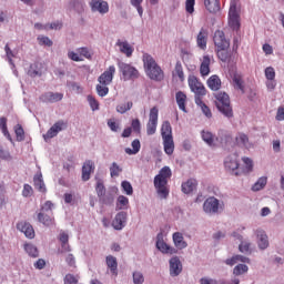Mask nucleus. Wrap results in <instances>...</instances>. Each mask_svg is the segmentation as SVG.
Masks as SVG:
<instances>
[{"mask_svg": "<svg viewBox=\"0 0 284 284\" xmlns=\"http://www.w3.org/2000/svg\"><path fill=\"white\" fill-rule=\"evenodd\" d=\"M266 80H275L276 79V71L273 67H267L264 71Z\"/></svg>", "mask_w": 284, "mask_h": 284, "instance_id": "nucleus-56", "label": "nucleus"}, {"mask_svg": "<svg viewBox=\"0 0 284 284\" xmlns=\"http://www.w3.org/2000/svg\"><path fill=\"white\" fill-rule=\"evenodd\" d=\"M111 176H119L121 174V168L116 163H113L110 168Z\"/></svg>", "mask_w": 284, "mask_h": 284, "instance_id": "nucleus-64", "label": "nucleus"}, {"mask_svg": "<svg viewBox=\"0 0 284 284\" xmlns=\"http://www.w3.org/2000/svg\"><path fill=\"white\" fill-rule=\"evenodd\" d=\"M119 69L122 72L125 80L139 79V70H136V68L132 67L131 64L120 62Z\"/></svg>", "mask_w": 284, "mask_h": 284, "instance_id": "nucleus-11", "label": "nucleus"}, {"mask_svg": "<svg viewBox=\"0 0 284 284\" xmlns=\"http://www.w3.org/2000/svg\"><path fill=\"white\" fill-rule=\"evenodd\" d=\"M116 45L120 48V52L130 58L134 53V47L131 45L128 41L118 40Z\"/></svg>", "mask_w": 284, "mask_h": 284, "instance_id": "nucleus-24", "label": "nucleus"}, {"mask_svg": "<svg viewBox=\"0 0 284 284\" xmlns=\"http://www.w3.org/2000/svg\"><path fill=\"white\" fill-rule=\"evenodd\" d=\"M265 185H267V180L260 179V180H257V182L254 183V185L252 186V190H253V192H260V190H263V187H265Z\"/></svg>", "mask_w": 284, "mask_h": 284, "instance_id": "nucleus-52", "label": "nucleus"}, {"mask_svg": "<svg viewBox=\"0 0 284 284\" xmlns=\"http://www.w3.org/2000/svg\"><path fill=\"white\" fill-rule=\"evenodd\" d=\"M255 235L257 239V246L260 250H267V247H270V240L267 237V234L265 233V231L257 229L255 231Z\"/></svg>", "mask_w": 284, "mask_h": 284, "instance_id": "nucleus-19", "label": "nucleus"}, {"mask_svg": "<svg viewBox=\"0 0 284 284\" xmlns=\"http://www.w3.org/2000/svg\"><path fill=\"white\" fill-rule=\"evenodd\" d=\"M131 146L132 149L126 148L124 150L126 154L132 155V154H139V152H141V141H139V139L133 140L131 143Z\"/></svg>", "mask_w": 284, "mask_h": 284, "instance_id": "nucleus-40", "label": "nucleus"}, {"mask_svg": "<svg viewBox=\"0 0 284 284\" xmlns=\"http://www.w3.org/2000/svg\"><path fill=\"white\" fill-rule=\"evenodd\" d=\"M250 247H252V243L247 240H242L239 245V250L242 254H250Z\"/></svg>", "mask_w": 284, "mask_h": 284, "instance_id": "nucleus-51", "label": "nucleus"}, {"mask_svg": "<svg viewBox=\"0 0 284 284\" xmlns=\"http://www.w3.org/2000/svg\"><path fill=\"white\" fill-rule=\"evenodd\" d=\"M42 64L39 62H34L33 64L30 65L28 70V75L29 77H41L42 71H41Z\"/></svg>", "mask_w": 284, "mask_h": 284, "instance_id": "nucleus-39", "label": "nucleus"}, {"mask_svg": "<svg viewBox=\"0 0 284 284\" xmlns=\"http://www.w3.org/2000/svg\"><path fill=\"white\" fill-rule=\"evenodd\" d=\"M236 263H250V258L243 255H234L225 260V264L230 265L231 267L236 265Z\"/></svg>", "mask_w": 284, "mask_h": 284, "instance_id": "nucleus-35", "label": "nucleus"}, {"mask_svg": "<svg viewBox=\"0 0 284 284\" xmlns=\"http://www.w3.org/2000/svg\"><path fill=\"white\" fill-rule=\"evenodd\" d=\"M223 210L221 201L214 196L207 197L203 203V212L209 216H214Z\"/></svg>", "mask_w": 284, "mask_h": 284, "instance_id": "nucleus-5", "label": "nucleus"}, {"mask_svg": "<svg viewBox=\"0 0 284 284\" xmlns=\"http://www.w3.org/2000/svg\"><path fill=\"white\" fill-rule=\"evenodd\" d=\"M215 141L220 143V145H227V143L232 141V135L225 130H220Z\"/></svg>", "mask_w": 284, "mask_h": 284, "instance_id": "nucleus-28", "label": "nucleus"}, {"mask_svg": "<svg viewBox=\"0 0 284 284\" xmlns=\"http://www.w3.org/2000/svg\"><path fill=\"white\" fill-rule=\"evenodd\" d=\"M214 103L219 112L226 116L227 119H232L234 116V111L232 110V103L230 101V95L226 92L220 91L213 94Z\"/></svg>", "mask_w": 284, "mask_h": 284, "instance_id": "nucleus-3", "label": "nucleus"}, {"mask_svg": "<svg viewBox=\"0 0 284 284\" xmlns=\"http://www.w3.org/2000/svg\"><path fill=\"white\" fill-rule=\"evenodd\" d=\"M202 139L211 148L219 145V142H216L214 134H212V132H210V131H202Z\"/></svg>", "mask_w": 284, "mask_h": 284, "instance_id": "nucleus-36", "label": "nucleus"}, {"mask_svg": "<svg viewBox=\"0 0 284 284\" xmlns=\"http://www.w3.org/2000/svg\"><path fill=\"white\" fill-rule=\"evenodd\" d=\"M187 82L191 92H194L196 97H205V94H207L205 85H203L201 80L195 75H189Z\"/></svg>", "mask_w": 284, "mask_h": 284, "instance_id": "nucleus-7", "label": "nucleus"}, {"mask_svg": "<svg viewBox=\"0 0 284 284\" xmlns=\"http://www.w3.org/2000/svg\"><path fill=\"white\" fill-rule=\"evenodd\" d=\"M156 125H159V109L156 106H153L150 110L149 122L146 124L148 136H152V134H156Z\"/></svg>", "mask_w": 284, "mask_h": 284, "instance_id": "nucleus-8", "label": "nucleus"}, {"mask_svg": "<svg viewBox=\"0 0 284 284\" xmlns=\"http://www.w3.org/2000/svg\"><path fill=\"white\" fill-rule=\"evenodd\" d=\"M196 0H186L185 1V10L189 14H194V6Z\"/></svg>", "mask_w": 284, "mask_h": 284, "instance_id": "nucleus-60", "label": "nucleus"}, {"mask_svg": "<svg viewBox=\"0 0 284 284\" xmlns=\"http://www.w3.org/2000/svg\"><path fill=\"white\" fill-rule=\"evenodd\" d=\"M247 270H250L247 267V265L245 264H237L234 268H233V274L234 276H241L243 274H246Z\"/></svg>", "mask_w": 284, "mask_h": 284, "instance_id": "nucleus-50", "label": "nucleus"}, {"mask_svg": "<svg viewBox=\"0 0 284 284\" xmlns=\"http://www.w3.org/2000/svg\"><path fill=\"white\" fill-rule=\"evenodd\" d=\"M128 223V213L126 212H119L113 222H112V227L114 230H123L125 227V224Z\"/></svg>", "mask_w": 284, "mask_h": 284, "instance_id": "nucleus-18", "label": "nucleus"}, {"mask_svg": "<svg viewBox=\"0 0 284 284\" xmlns=\"http://www.w3.org/2000/svg\"><path fill=\"white\" fill-rule=\"evenodd\" d=\"M34 187L36 190H38L39 192L45 193L47 189H45V182H43L42 179H34Z\"/></svg>", "mask_w": 284, "mask_h": 284, "instance_id": "nucleus-54", "label": "nucleus"}, {"mask_svg": "<svg viewBox=\"0 0 284 284\" xmlns=\"http://www.w3.org/2000/svg\"><path fill=\"white\" fill-rule=\"evenodd\" d=\"M169 272L170 276H179L181 272H183V263H181V258L179 256H173L169 261Z\"/></svg>", "mask_w": 284, "mask_h": 284, "instance_id": "nucleus-13", "label": "nucleus"}, {"mask_svg": "<svg viewBox=\"0 0 284 284\" xmlns=\"http://www.w3.org/2000/svg\"><path fill=\"white\" fill-rule=\"evenodd\" d=\"M54 210V203L52 201H47L45 204L41 205L40 214H52Z\"/></svg>", "mask_w": 284, "mask_h": 284, "instance_id": "nucleus-45", "label": "nucleus"}, {"mask_svg": "<svg viewBox=\"0 0 284 284\" xmlns=\"http://www.w3.org/2000/svg\"><path fill=\"white\" fill-rule=\"evenodd\" d=\"M213 41H214V45L216 49L230 48V40H227V38H225V32H223L221 30H216L214 32Z\"/></svg>", "mask_w": 284, "mask_h": 284, "instance_id": "nucleus-17", "label": "nucleus"}, {"mask_svg": "<svg viewBox=\"0 0 284 284\" xmlns=\"http://www.w3.org/2000/svg\"><path fill=\"white\" fill-rule=\"evenodd\" d=\"M95 192L102 203H112V201H114V194L108 193L105 191V185L101 182L97 183Z\"/></svg>", "mask_w": 284, "mask_h": 284, "instance_id": "nucleus-15", "label": "nucleus"}, {"mask_svg": "<svg viewBox=\"0 0 284 284\" xmlns=\"http://www.w3.org/2000/svg\"><path fill=\"white\" fill-rule=\"evenodd\" d=\"M121 185H122L123 192H125L128 196H132V194L134 193V190L132 189V184H130V182L128 181H123Z\"/></svg>", "mask_w": 284, "mask_h": 284, "instance_id": "nucleus-58", "label": "nucleus"}, {"mask_svg": "<svg viewBox=\"0 0 284 284\" xmlns=\"http://www.w3.org/2000/svg\"><path fill=\"white\" fill-rule=\"evenodd\" d=\"M95 90L99 97H108V93L110 92V89L108 88V85H103V84H98Z\"/></svg>", "mask_w": 284, "mask_h": 284, "instance_id": "nucleus-55", "label": "nucleus"}, {"mask_svg": "<svg viewBox=\"0 0 284 284\" xmlns=\"http://www.w3.org/2000/svg\"><path fill=\"white\" fill-rule=\"evenodd\" d=\"M245 82L243 81V75L239 73L233 74V85L236 90H241V92H245Z\"/></svg>", "mask_w": 284, "mask_h": 284, "instance_id": "nucleus-38", "label": "nucleus"}, {"mask_svg": "<svg viewBox=\"0 0 284 284\" xmlns=\"http://www.w3.org/2000/svg\"><path fill=\"white\" fill-rule=\"evenodd\" d=\"M154 187L158 194V197L161 201H165L170 196V185L168 184L166 179H154Z\"/></svg>", "mask_w": 284, "mask_h": 284, "instance_id": "nucleus-6", "label": "nucleus"}, {"mask_svg": "<svg viewBox=\"0 0 284 284\" xmlns=\"http://www.w3.org/2000/svg\"><path fill=\"white\" fill-rule=\"evenodd\" d=\"M77 52L80 54V57H84V59H92V53L90 52V49L82 47L77 49Z\"/></svg>", "mask_w": 284, "mask_h": 284, "instance_id": "nucleus-57", "label": "nucleus"}, {"mask_svg": "<svg viewBox=\"0 0 284 284\" xmlns=\"http://www.w3.org/2000/svg\"><path fill=\"white\" fill-rule=\"evenodd\" d=\"M64 261H65L67 265H69V267H77V257H74V254L68 253L64 256Z\"/></svg>", "mask_w": 284, "mask_h": 284, "instance_id": "nucleus-53", "label": "nucleus"}, {"mask_svg": "<svg viewBox=\"0 0 284 284\" xmlns=\"http://www.w3.org/2000/svg\"><path fill=\"white\" fill-rule=\"evenodd\" d=\"M90 8L92 12H99L100 14H108L110 12V4L105 0H91Z\"/></svg>", "mask_w": 284, "mask_h": 284, "instance_id": "nucleus-14", "label": "nucleus"}, {"mask_svg": "<svg viewBox=\"0 0 284 284\" xmlns=\"http://www.w3.org/2000/svg\"><path fill=\"white\" fill-rule=\"evenodd\" d=\"M175 101L179 105V109L182 110V112H187V110L185 109V103L187 102V95L183 93V91L176 92Z\"/></svg>", "mask_w": 284, "mask_h": 284, "instance_id": "nucleus-32", "label": "nucleus"}, {"mask_svg": "<svg viewBox=\"0 0 284 284\" xmlns=\"http://www.w3.org/2000/svg\"><path fill=\"white\" fill-rule=\"evenodd\" d=\"M87 99H88L90 108H91V110H93V112L99 110V101H97L95 97L88 95Z\"/></svg>", "mask_w": 284, "mask_h": 284, "instance_id": "nucleus-59", "label": "nucleus"}, {"mask_svg": "<svg viewBox=\"0 0 284 284\" xmlns=\"http://www.w3.org/2000/svg\"><path fill=\"white\" fill-rule=\"evenodd\" d=\"M128 205H130V200L125 195H120L116 202L118 210H128Z\"/></svg>", "mask_w": 284, "mask_h": 284, "instance_id": "nucleus-43", "label": "nucleus"}, {"mask_svg": "<svg viewBox=\"0 0 284 284\" xmlns=\"http://www.w3.org/2000/svg\"><path fill=\"white\" fill-rule=\"evenodd\" d=\"M237 145H243L244 148H250V138L245 133H240L236 136Z\"/></svg>", "mask_w": 284, "mask_h": 284, "instance_id": "nucleus-44", "label": "nucleus"}, {"mask_svg": "<svg viewBox=\"0 0 284 284\" xmlns=\"http://www.w3.org/2000/svg\"><path fill=\"white\" fill-rule=\"evenodd\" d=\"M68 58L71 60V61H75L77 63L83 61V58H81V54H79V52H74V51H69L68 52Z\"/></svg>", "mask_w": 284, "mask_h": 284, "instance_id": "nucleus-61", "label": "nucleus"}, {"mask_svg": "<svg viewBox=\"0 0 284 284\" xmlns=\"http://www.w3.org/2000/svg\"><path fill=\"white\" fill-rule=\"evenodd\" d=\"M133 284H143L145 283V276L141 271H134L132 273Z\"/></svg>", "mask_w": 284, "mask_h": 284, "instance_id": "nucleus-47", "label": "nucleus"}, {"mask_svg": "<svg viewBox=\"0 0 284 284\" xmlns=\"http://www.w3.org/2000/svg\"><path fill=\"white\" fill-rule=\"evenodd\" d=\"M195 103H196V105H199L201 108L203 114L207 119H212V110H210V106H207V104H205V102H203V100H201V98H196Z\"/></svg>", "mask_w": 284, "mask_h": 284, "instance_id": "nucleus-41", "label": "nucleus"}, {"mask_svg": "<svg viewBox=\"0 0 284 284\" xmlns=\"http://www.w3.org/2000/svg\"><path fill=\"white\" fill-rule=\"evenodd\" d=\"M68 129V122L63 120H59L55 122L45 133L44 139H54L59 132H63V130Z\"/></svg>", "mask_w": 284, "mask_h": 284, "instance_id": "nucleus-12", "label": "nucleus"}, {"mask_svg": "<svg viewBox=\"0 0 284 284\" xmlns=\"http://www.w3.org/2000/svg\"><path fill=\"white\" fill-rule=\"evenodd\" d=\"M142 61L144 63V70L149 79H152V81H163L165 77L163 69H161V67L156 63V60H154L150 53H144Z\"/></svg>", "mask_w": 284, "mask_h": 284, "instance_id": "nucleus-2", "label": "nucleus"}, {"mask_svg": "<svg viewBox=\"0 0 284 284\" xmlns=\"http://www.w3.org/2000/svg\"><path fill=\"white\" fill-rule=\"evenodd\" d=\"M24 252L28 254V256H31V258H38L39 256V248L32 243H26L23 245Z\"/></svg>", "mask_w": 284, "mask_h": 284, "instance_id": "nucleus-37", "label": "nucleus"}, {"mask_svg": "<svg viewBox=\"0 0 284 284\" xmlns=\"http://www.w3.org/2000/svg\"><path fill=\"white\" fill-rule=\"evenodd\" d=\"M210 63H212L210 55H204L200 65V74L202 77H207V74H210Z\"/></svg>", "mask_w": 284, "mask_h": 284, "instance_id": "nucleus-29", "label": "nucleus"}, {"mask_svg": "<svg viewBox=\"0 0 284 284\" xmlns=\"http://www.w3.org/2000/svg\"><path fill=\"white\" fill-rule=\"evenodd\" d=\"M173 77H178L180 81H185V73L183 72V64L181 62L175 63Z\"/></svg>", "mask_w": 284, "mask_h": 284, "instance_id": "nucleus-42", "label": "nucleus"}, {"mask_svg": "<svg viewBox=\"0 0 284 284\" xmlns=\"http://www.w3.org/2000/svg\"><path fill=\"white\" fill-rule=\"evenodd\" d=\"M133 105L134 103H132V101L119 104L116 106V112H119V114H125V112H130V109L133 108Z\"/></svg>", "mask_w": 284, "mask_h": 284, "instance_id": "nucleus-46", "label": "nucleus"}, {"mask_svg": "<svg viewBox=\"0 0 284 284\" xmlns=\"http://www.w3.org/2000/svg\"><path fill=\"white\" fill-rule=\"evenodd\" d=\"M14 132L17 136V141H26V131L23 130V126L21 124H17L14 126Z\"/></svg>", "mask_w": 284, "mask_h": 284, "instance_id": "nucleus-49", "label": "nucleus"}, {"mask_svg": "<svg viewBox=\"0 0 284 284\" xmlns=\"http://www.w3.org/2000/svg\"><path fill=\"white\" fill-rule=\"evenodd\" d=\"M204 6L206 10L213 14L221 10V2H219V0H204Z\"/></svg>", "mask_w": 284, "mask_h": 284, "instance_id": "nucleus-31", "label": "nucleus"}, {"mask_svg": "<svg viewBox=\"0 0 284 284\" xmlns=\"http://www.w3.org/2000/svg\"><path fill=\"white\" fill-rule=\"evenodd\" d=\"M197 48H201V50H205L207 48V31L205 29H201L197 38H196Z\"/></svg>", "mask_w": 284, "mask_h": 284, "instance_id": "nucleus-27", "label": "nucleus"}, {"mask_svg": "<svg viewBox=\"0 0 284 284\" xmlns=\"http://www.w3.org/2000/svg\"><path fill=\"white\" fill-rule=\"evenodd\" d=\"M216 54L220 61L223 63H230L232 59V53L230 52V48H217Z\"/></svg>", "mask_w": 284, "mask_h": 284, "instance_id": "nucleus-26", "label": "nucleus"}, {"mask_svg": "<svg viewBox=\"0 0 284 284\" xmlns=\"http://www.w3.org/2000/svg\"><path fill=\"white\" fill-rule=\"evenodd\" d=\"M243 164L239 163V154L233 153L224 160V168L227 172H232L234 176H247L254 170V162L250 158H242Z\"/></svg>", "mask_w": 284, "mask_h": 284, "instance_id": "nucleus-1", "label": "nucleus"}, {"mask_svg": "<svg viewBox=\"0 0 284 284\" xmlns=\"http://www.w3.org/2000/svg\"><path fill=\"white\" fill-rule=\"evenodd\" d=\"M105 264L113 276H119V262L114 255H108L105 257Z\"/></svg>", "mask_w": 284, "mask_h": 284, "instance_id": "nucleus-22", "label": "nucleus"}, {"mask_svg": "<svg viewBox=\"0 0 284 284\" xmlns=\"http://www.w3.org/2000/svg\"><path fill=\"white\" fill-rule=\"evenodd\" d=\"M207 85L213 92L221 90V78L219 75H211L207 80Z\"/></svg>", "mask_w": 284, "mask_h": 284, "instance_id": "nucleus-34", "label": "nucleus"}, {"mask_svg": "<svg viewBox=\"0 0 284 284\" xmlns=\"http://www.w3.org/2000/svg\"><path fill=\"white\" fill-rule=\"evenodd\" d=\"M17 229L19 230V232H22V234H24L27 239L34 237V229L32 227V224L28 222H19Z\"/></svg>", "mask_w": 284, "mask_h": 284, "instance_id": "nucleus-21", "label": "nucleus"}, {"mask_svg": "<svg viewBox=\"0 0 284 284\" xmlns=\"http://www.w3.org/2000/svg\"><path fill=\"white\" fill-rule=\"evenodd\" d=\"M161 136L165 154L172 156V154H174V136H172V124H170V121H164L162 123Z\"/></svg>", "mask_w": 284, "mask_h": 284, "instance_id": "nucleus-4", "label": "nucleus"}, {"mask_svg": "<svg viewBox=\"0 0 284 284\" xmlns=\"http://www.w3.org/2000/svg\"><path fill=\"white\" fill-rule=\"evenodd\" d=\"M172 176V170L169 166H164L160 170L159 174L154 179H170Z\"/></svg>", "mask_w": 284, "mask_h": 284, "instance_id": "nucleus-48", "label": "nucleus"}, {"mask_svg": "<svg viewBox=\"0 0 284 284\" xmlns=\"http://www.w3.org/2000/svg\"><path fill=\"white\" fill-rule=\"evenodd\" d=\"M131 128L133 132H136V134H141V121L139 119L132 120Z\"/></svg>", "mask_w": 284, "mask_h": 284, "instance_id": "nucleus-62", "label": "nucleus"}, {"mask_svg": "<svg viewBox=\"0 0 284 284\" xmlns=\"http://www.w3.org/2000/svg\"><path fill=\"white\" fill-rule=\"evenodd\" d=\"M196 185H199L196 179H190L186 182L182 183V192L184 194H190L191 192H194V190H196Z\"/></svg>", "mask_w": 284, "mask_h": 284, "instance_id": "nucleus-30", "label": "nucleus"}, {"mask_svg": "<svg viewBox=\"0 0 284 284\" xmlns=\"http://www.w3.org/2000/svg\"><path fill=\"white\" fill-rule=\"evenodd\" d=\"M229 26L232 30L241 29V16L236 10V2H232L229 10Z\"/></svg>", "mask_w": 284, "mask_h": 284, "instance_id": "nucleus-9", "label": "nucleus"}, {"mask_svg": "<svg viewBox=\"0 0 284 284\" xmlns=\"http://www.w3.org/2000/svg\"><path fill=\"white\" fill-rule=\"evenodd\" d=\"M94 170V162L92 160H87L82 165V179H90Z\"/></svg>", "mask_w": 284, "mask_h": 284, "instance_id": "nucleus-25", "label": "nucleus"}, {"mask_svg": "<svg viewBox=\"0 0 284 284\" xmlns=\"http://www.w3.org/2000/svg\"><path fill=\"white\" fill-rule=\"evenodd\" d=\"M173 239V245L176 247V250H185L187 247V243L185 241V237L183 236V233L175 232L172 235Z\"/></svg>", "mask_w": 284, "mask_h": 284, "instance_id": "nucleus-23", "label": "nucleus"}, {"mask_svg": "<svg viewBox=\"0 0 284 284\" xmlns=\"http://www.w3.org/2000/svg\"><path fill=\"white\" fill-rule=\"evenodd\" d=\"M63 99V93L47 92L40 97L42 103H57Z\"/></svg>", "mask_w": 284, "mask_h": 284, "instance_id": "nucleus-20", "label": "nucleus"}, {"mask_svg": "<svg viewBox=\"0 0 284 284\" xmlns=\"http://www.w3.org/2000/svg\"><path fill=\"white\" fill-rule=\"evenodd\" d=\"M38 221L47 227H50V225H54V217H52L50 213H38Z\"/></svg>", "mask_w": 284, "mask_h": 284, "instance_id": "nucleus-33", "label": "nucleus"}, {"mask_svg": "<svg viewBox=\"0 0 284 284\" xmlns=\"http://www.w3.org/2000/svg\"><path fill=\"white\" fill-rule=\"evenodd\" d=\"M116 73V68L114 65H110L108 70H105L98 79L101 85H110L112 83V79H114V74Z\"/></svg>", "mask_w": 284, "mask_h": 284, "instance_id": "nucleus-16", "label": "nucleus"}, {"mask_svg": "<svg viewBox=\"0 0 284 284\" xmlns=\"http://www.w3.org/2000/svg\"><path fill=\"white\" fill-rule=\"evenodd\" d=\"M79 283V278L72 274H67L64 277V284H77Z\"/></svg>", "mask_w": 284, "mask_h": 284, "instance_id": "nucleus-63", "label": "nucleus"}, {"mask_svg": "<svg viewBox=\"0 0 284 284\" xmlns=\"http://www.w3.org/2000/svg\"><path fill=\"white\" fill-rule=\"evenodd\" d=\"M155 246L162 254L172 255L179 253V250H176V247L170 246L168 243H165V241L163 240V233H159L156 235Z\"/></svg>", "mask_w": 284, "mask_h": 284, "instance_id": "nucleus-10", "label": "nucleus"}]
</instances>
